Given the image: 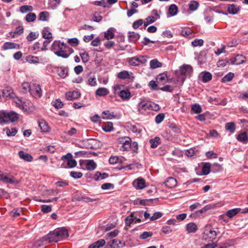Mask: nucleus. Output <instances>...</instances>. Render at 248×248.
Instances as JSON below:
<instances>
[{"label": "nucleus", "mask_w": 248, "mask_h": 248, "mask_svg": "<svg viewBox=\"0 0 248 248\" xmlns=\"http://www.w3.org/2000/svg\"><path fill=\"white\" fill-rule=\"evenodd\" d=\"M116 143L121 151H129L131 149L133 153H138V142L136 141L132 142L131 139L129 137L124 136L118 138Z\"/></svg>", "instance_id": "f257e3e1"}, {"label": "nucleus", "mask_w": 248, "mask_h": 248, "mask_svg": "<svg viewBox=\"0 0 248 248\" xmlns=\"http://www.w3.org/2000/svg\"><path fill=\"white\" fill-rule=\"evenodd\" d=\"M51 49L57 56L64 59L68 58L74 51L72 48L60 41H54L51 45Z\"/></svg>", "instance_id": "f03ea898"}, {"label": "nucleus", "mask_w": 248, "mask_h": 248, "mask_svg": "<svg viewBox=\"0 0 248 248\" xmlns=\"http://www.w3.org/2000/svg\"><path fill=\"white\" fill-rule=\"evenodd\" d=\"M58 238L57 237L55 231L51 232L47 235L42 237L41 240L37 241L35 242L33 248H38L43 245V243L47 244L51 242H58Z\"/></svg>", "instance_id": "7ed1b4c3"}, {"label": "nucleus", "mask_w": 248, "mask_h": 248, "mask_svg": "<svg viewBox=\"0 0 248 248\" xmlns=\"http://www.w3.org/2000/svg\"><path fill=\"white\" fill-rule=\"evenodd\" d=\"M217 233L210 226H206L202 233V238L207 242H213L217 237Z\"/></svg>", "instance_id": "20e7f679"}, {"label": "nucleus", "mask_w": 248, "mask_h": 248, "mask_svg": "<svg viewBox=\"0 0 248 248\" xmlns=\"http://www.w3.org/2000/svg\"><path fill=\"white\" fill-rule=\"evenodd\" d=\"M18 119L17 114L14 112L6 113L2 112L0 114V124L8 122H14Z\"/></svg>", "instance_id": "39448f33"}, {"label": "nucleus", "mask_w": 248, "mask_h": 248, "mask_svg": "<svg viewBox=\"0 0 248 248\" xmlns=\"http://www.w3.org/2000/svg\"><path fill=\"white\" fill-rule=\"evenodd\" d=\"M148 58V57L146 55H139L128 58V62L131 66H139L140 64H145L147 62Z\"/></svg>", "instance_id": "423d86ee"}, {"label": "nucleus", "mask_w": 248, "mask_h": 248, "mask_svg": "<svg viewBox=\"0 0 248 248\" xmlns=\"http://www.w3.org/2000/svg\"><path fill=\"white\" fill-rule=\"evenodd\" d=\"M30 94L35 98H39L42 95L40 86L37 84H32L30 90Z\"/></svg>", "instance_id": "0eeeda50"}, {"label": "nucleus", "mask_w": 248, "mask_h": 248, "mask_svg": "<svg viewBox=\"0 0 248 248\" xmlns=\"http://www.w3.org/2000/svg\"><path fill=\"white\" fill-rule=\"evenodd\" d=\"M152 104L148 101L145 100H141L138 104V109L140 113H143L144 111L150 109V108H152Z\"/></svg>", "instance_id": "6e6552de"}, {"label": "nucleus", "mask_w": 248, "mask_h": 248, "mask_svg": "<svg viewBox=\"0 0 248 248\" xmlns=\"http://www.w3.org/2000/svg\"><path fill=\"white\" fill-rule=\"evenodd\" d=\"M0 180L5 183H10L12 184H17L19 183L14 176H10L8 177L3 174H0Z\"/></svg>", "instance_id": "1a4fd4ad"}, {"label": "nucleus", "mask_w": 248, "mask_h": 248, "mask_svg": "<svg viewBox=\"0 0 248 248\" xmlns=\"http://www.w3.org/2000/svg\"><path fill=\"white\" fill-rule=\"evenodd\" d=\"M81 93L79 91L68 92L65 93L66 98L68 100H74L80 97Z\"/></svg>", "instance_id": "9d476101"}, {"label": "nucleus", "mask_w": 248, "mask_h": 248, "mask_svg": "<svg viewBox=\"0 0 248 248\" xmlns=\"http://www.w3.org/2000/svg\"><path fill=\"white\" fill-rule=\"evenodd\" d=\"M192 71V67L189 65L184 64L180 68L181 75L186 76L190 75Z\"/></svg>", "instance_id": "9b49d317"}, {"label": "nucleus", "mask_w": 248, "mask_h": 248, "mask_svg": "<svg viewBox=\"0 0 248 248\" xmlns=\"http://www.w3.org/2000/svg\"><path fill=\"white\" fill-rule=\"evenodd\" d=\"M133 185L137 189H142L145 187V181L141 178H139L136 179L133 182Z\"/></svg>", "instance_id": "f8f14e48"}, {"label": "nucleus", "mask_w": 248, "mask_h": 248, "mask_svg": "<svg viewBox=\"0 0 248 248\" xmlns=\"http://www.w3.org/2000/svg\"><path fill=\"white\" fill-rule=\"evenodd\" d=\"M55 232L58 239L65 238L69 236L67 230L64 228L58 229L55 230Z\"/></svg>", "instance_id": "ddd939ff"}, {"label": "nucleus", "mask_w": 248, "mask_h": 248, "mask_svg": "<svg viewBox=\"0 0 248 248\" xmlns=\"http://www.w3.org/2000/svg\"><path fill=\"white\" fill-rule=\"evenodd\" d=\"M236 139L240 142L246 144L248 142V136L246 132H243L239 134L237 137Z\"/></svg>", "instance_id": "4468645a"}, {"label": "nucleus", "mask_w": 248, "mask_h": 248, "mask_svg": "<svg viewBox=\"0 0 248 248\" xmlns=\"http://www.w3.org/2000/svg\"><path fill=\"white\" fill-rule=\"evenodd\" d=\"M246 61V58L244 56L238 54L234 58L232 63L236 65H239L243 63Z\"/></svg>", "instance_id": "2eb2a0df"}, {"label": "nucleus", "mask_w": 248, "mask_h": 248, "mask_svg": "<svg viewBox=\"0 0 248 248\" xmlns=\"http://www.w3.org/2000/svg\"><path fill=\"white\" fill-rule=\"evenodd\" d=\"M18 155L21 158L26 161L31 162L33 159V158L31 155L22 151L19 152Z\"/></svg>", "instance_id": "dca6fc26"}, {"label": "nucleus", "mask_w": 248, "mask_h": 248, "mask_svg": "<svg viewBox=\"0 0 248 248\" xmlns=\"http://www.w3.org/2000/svg\"><path fill=\"white\" fill-rule=\"evenodd\" d=\"M156 82L159 84L164 85L168 81V77L166 74H160L156 78Z\"/></svg>", "instance_id": "f3484780"}, {"label": "nucleus", "mask_w": 248, "mask_h": 248, "mask_svg": "<svg viewBox=\"0 0 248 248\" xmlns=\"http://www.w3.org/2000/svg\"><path fill=\"white\" fill-rule=\"evenodd\" d=\"M165 184L166 186L169 188H173L176 186L177 181L173 177H169L165 182Z\"/></svg>", "instance_id": "a211bd4d"}, {"label": "nucleus", "mask_w": 248, "mask_h": 248, "mask_svg": "<svg viewBox=\"0 0 248 248\" xmlns=\"http://www.w3.org/2000/svg\"><path fill=\"white\" fill-rule=\"evenodd\" d=\"M186 229L188 233H194L197 231L198 227L196 223L191 222L186 225Z\"/></svg>", "instance_id": "6ab92c4d"}, {"label": "nucleus", "mask_w": 248, "mask_h": 248, "mask_svg": "<svg viewBox=\"0 0 248 248\" xmlns=\"http://www.w3.org/2000/svg\"><path fill=\"white\" fill-rule=\"evenodd\" d=\"M119 95L123 100H126L130 98L131 93L128 90H121Z\"/></svg>", "instance_id": "aec40b11"}, {"label": "nucleus", "mask_w": 248, "mask_h": 248, "mask_svg": "<svg viewBox=\"0 0 248 248\" xmlns=\"http://www.w3.org/2000/svg\"><path fill=\"white\" fill-rule=\"evenodd\" d=\"M49 17V14L47 11H43L39 14L38 19L42 21H48Z\"/></svg>", "instance_id": "412c9836"}, {"label": "nucleus", "mask_w": 248, "mask_h": 248, "mask_svg": "<svg viewBox=\"0 0 248 248\" xmlns=\"http://www.w3.org/2000/svg\"><path fill=\"white\" fill-rule=\"evenodd\" d=\"M239 10V8L234 4L229 5L227 8L229 13L232 15L236 14Z\"/></svg>", "instance_id": "4be33fe9"}, {"label": "nucleus", "mask_w": 248, "mask_h": 248, "mask_svg": "<svg viewBox=\"0 0 248 248\" xmlns=\"http://www.w3.org/2000/svg\"><path fill=\"white\" fill-rule=\"evenodd\" d=\"M134 215L135 213H131L130 216L125 218V223L126 226H130L132 223L135 222V219L137 218V216H135Z\"/></svg>", "instance_id": "5701e85b"}, {"label": "nucleus", "mask_w": 248, "mask_h": 248, "mask_svg": "<svg viewBox=\"0 0 248 248\" xmlns=\"http://www.w3.org/2000/svg\"><path fill=\"white\" fill-rule=\"evenodd\" d=\"M105 241L104 239H100L95 242L91 244L88 248H100L105 244Z\"/></svg>", "instance_id": "b1692460"}, {"label": "nucleus", "mask_w": 248, "mask_h": 248, "mask_svg": "<svg viewBox=\"0 0 248 248\" xmlns=\"http://www.w3.org/2000/svg\"><path fill=\"white\" fill-rule=\"evenodd\" d=\"M241 210L240 208H237L229 210L226 213V215L229 218H232L236 215Z\"/></svg>", "instance_id": "393cba45"}, {"label": "nucleus", "mask_w": 248, "mask_h": 248, "mask_svg": "<svg viewBox=\"0 0 248 248\" xmlns=\"http://www.w3.org/2000/svg\"><path fill=\"white\" fill-rule=\"evenodd\" d=\"M109 91L108 90L104 87L99 88L96 90L95 94L99 96H104L108 94Z\"/></svg>", "instance_id": "a878e982"}, {"label": "nucleus", "mask_w": 248, "mask_h": 248, "mask_svg": "<svg viewBox=\"0 0 248 248\" xmlns=\"http://www.w3.org/2000/svg\"><path fill=\"white\" fill-rule=\"evenodd\" d=\"M42 37L46 39H52V34L48 28H44L42 32Z\"/></svg>", "instance_id": "bb28decb"}, {"label": "nucleus", "mask_w": 248, "mask_h": 248, "mask_svg": "<svg viewBox=\"0 0 248 248\" xmlns=\"http://www.w3.org/2000/svg\"><path fill=\"white\" fill-rule=\"evenodd\" d=\"M108 175L107 173H101L99 171H97L94 175V179L95 181L101 180L108 177Z\"/></svg>", "instance_id": "cd10ccee"}, {"label": "nucleus", "mask_w": 248, "mask_h": 248, "mask_svg": "<svg viewBox=\"0 0 248 248\" xmlns=\"http://www.w3.org/2000/svg\"><path fill=\"white\" fill-rule=\"evenodd\" d=\"M39 126L42 132H47L49 128L47 123L43 120L39 122Z\"/></svg>", "instance_id": "c85d7f7f"}, {"label": "nucleus", "mask_w": 248, "mask_h": 248, "mask_svg": "<svg viewBox=\"0 0 248 248\" xmlns=\"http://www.w3.org/2000/svg\"><path fill=\"white\" fill-rule=\"evenodd\" d=\"M199 7V3L196 0H191L188 3L189 10L190 11H195Z\"/></svg>", "instance_id": "c756f323"}, {"label": "nucleus", "mask_w": 248, "mask_h": 248, "mask_svg": "<svg viewBox=\"0 0 248 248\" xmlns=\"http://www.w3.org/2000/svg\"><path fill=\"white\" fill-rule=\"evenodd\" d=\"M225 129L231 133L235 132L236 129V125L234 123L230 122L226 123L225 125Z\"/></svg>", "instance_id": "7c9ffc66"}, {"label": "nucleus", "mask_w": 248, "mask_h": 248, "mask_svg": "<svg viewBox=\"0 0 248 248\" xmlns=\"http://www.w3.org/2000/svg\"><path fill=\"white\" fill-rule=\"evenodd\" d=\"M128 37L129 40L130 41L134 42H136V41H137L138 40H139V39L140 38V35H139V34L136 33L134 31H133V32L129 31L128 33Z\"/></svg>", "instance_id": "2f4dec72"}, {"label": "nucleus", "mask_w": 248, "mask_h": 248, "mask_svg": "<svg viewBox=\"0 0 248 248\" xmlns=\"http://www.w3.org/2000/svg\"><path fill=\"white\" fill-rule=\"evenodd\" d=\"M67 167L64 166V164H63L62 165V167H63L64 168H73L77 165V162L75 159L72 158L71 159L67 160Z\"/></svg>", "instance_id": "473e14b6"}, {"label": "nucleus", "mask_w": 248, "mask_h": 248, "mask_svg": "<svg viewBox=\"0 0 248 248\" xmlns=\"http://www.w3.org/2000/svg\"><path fill=\"white\" fill-rule=\"evenodd\" d=\"M150 66L151 68L155 69L157 68L161 67L162 66V64L157 59H154L150 62Z\"/></svg>", "instance_id": "72a5a7b5"}, {"label": "nucleus", "mask_w": 248, "mask_h": 248, "mask_svg": "<svg viewBox=\"0 0 248 248\" xmlns=\"http://www.w3.org/2000/svg\"><path fill=\"white\" fill-rule=\"evenodd\" d=\"M211 165L209 163H205L202 167V172L204 175L208 174L211 171Z\"/></svg>", "instance_id": "f704fd0d"}, {"label": "nucleus", "mask_w": 248, "mask_h": 248, "mask_svg": "<svg viewBox=\"0 0 248 248\" xmlns=\"http://www.w3.org/2000/svg\"><path fill=\"white\" fill-rule=\"evenodd\" d=\"M160 139L158 137H155L154 139H152L150 140V143L151 144V147L152 148H155L160 143Z\"/></svg>", "instance_id": "c9c22d12"}, {"label": "nucleus", "mask_w": 248, "mask_h": 248, "mask_svg": "<svg viewBox=\"0 0 248 248\" xmlns=\"http://www.w3.org/2000/svg\"><path fill=\"white\" fill-rule=\"evenodd\" d=\"M169 13L170 16H174L178 13V8L175 4H171L169 8Z\"/></svg>", "instance_id": "e433bc0d"}, {"label": "nucleus", "mask_w": 248, "mask_h": 248, "mask_svg": "<svg viewBox=\"0 0 248 248\" xmlns=\"http://www.w3.org/2000/svg\"><path fill=\"white\" fill-rule=\"evenodd\" d=\"M103 130L107 132H110L113 130V123L108 122L102 125Z\"/></svg>", "instance_id": "4c0bfd02"}, {"label": "nucleus", "mask_w": 248, "mask_h": 248, "mask_svg": "<svg viewBox=\"0 0 248 248\" xmlns=\"http://www.w3.org/2000/svg\"><path fill=\"white\" fill-rule=\"evenodd\" d=\"M36 19V15L34 13L30 12L28 13L26 17L25 20L27 22H32L34 21Z\"/></svg>", "instance_id": "58836bf2"}, {"label": "nucleus", "mask_w": 248, "mask_h": 248, "mask_svg": "<svg viewBox=\"0 0 248 248\" xmlns=\"http://www.w3.org/2000/svg\"><path fill=\"white\" fill-rule=\"evenodd\" d=\"M4 131H5L7 136L8 137L14 136L17 132L16 128L14 127L11 129L6 127L4 129Z\"/></svg>", "instance_id": "ea45409f"}, {"label": "nucleus", "mask_w": 248, "mask_h": 248, "mask_svg": "<svg viewBox=\"0 0 248 248\" xmlns=\"http://www.w3.org/2000/svg\"><path fill=\"white\" fill-rule=\"evenodd\" d=\"M102 117L103 119H112L115 118L113 113H110L109 111H104L102 112Z\"/></svg>", "instance_id": "a19ab883"}, {"label": "nucleus", "mask_w": 248, "mask_h": 248, "mask_svg": "<svg viewBox=\"0 0 248 248\" xmlns=\"http://www.w3.org/2000/svg\"><path fill=\"white\" fill-rule=\"evenodd\" d=\"M96 167V164L93 160H89L86 164V168L87 170H93Z\"/></svg>", "instance_id": "79ce46f5"}, {"label": "nucleus", "mask_w": 248, "mask_h": 248, "mask_svg": "<svg viewBox=\"0 0 248 248\" xmlns=\"http://www.w3.org/2000/svg\"><path fill=\"white\" fill-rule=\"evenodd\" d=\"M68 70L67 68L62 67L58 70V75L62 78H65L68 75Z\"/></svg>", "instance_id": "37998d69"}, {"label": "nucleus", "mask_w": 248, "mask_h": 248, "mask_svg": "<svg viewBox=\"0 0 248 248\" xmlns=\"http://www.w3.org/2000/svg\"><path fill=\"white\" fill-rule=\"evenodd\" d=\"M212 76L211 74L208 72H205L203 73L202 80L203 82H208L211 80Z\"/></svg>", "instance_id": "c03bdc74"}, {"label": "nucleus", "mask_w": 248, "mask_h": 248, "mask_svg": "<svg viewBox=\"0 0 248 248\" xmlns=\"http://www.w3.org/2000/svg\"><path fill=\"white\" fill-rule=\"evenodd\" d=\"M117 77L119 78L120 79H126L130 78L128 72L125 70H124L119 72L117 75Z\"/></svg>", "instance_id": "a18cd8bd"}, {"label": "nucleus", "mask_w": 248, "mask_h": 248, "mask_svg": "<svg viewBox=\"0 0 248 248\" xmlns=\"http://www.w3.org/2000/svg\"><path fill=\"white\" fill-rule=\"evenodd\" d=\"M33 10V7L30 5H23L20 7V12L22 13H25L28 12H31Z\"/></svg>", "instance_id": "49530a36"}, {"label": "nucleus", "mask_w": 248, "mask_h": 248, "mask_svg": "<svg viewBox=\"0 0 248 248\" xmlns=\"http://www.w3.org/2000/svg\"><path fill=\"white\" fill-rule=\"evenodd\" d=\"M18 45L14 43L6 42L4 43L3 47L4 49H9L16 48Z\"/></svg>", "instance_id": "de8ad7c7"}, {"label": "nucleus", "mask_w": 248, "mask_h": 248, "mask_svg": "<svg viewBox=\"0 0 248 248\" xmlns=\"http://www.w3.org/2000/svg\"><path fill=\"white\" fill-rule=\"evenodd\" d=\"M211 167V171L214 173L219 171L222 169L221 165L217 163H214Z\"/></svg>", "instance_id": "09e8293b"}, {"label": "nucleus", "mask_w": 248, "mask_h": 248, "mask_svg": "<svg viewBox=\"0 0 248 248\" xmlns=\"http://www.w3.org/2000/svg\"><path fill=\"white\" fill-rule=\"evenodd\" d=\"M234 77V74L231 72L228 73L226 75H225L222 78V81L223 82H227L230 81L232 80L233 78Z\"/></svg>", "instance_id": "8fccbe9b"}, {"label": "nucleus", "mask_w": 248, "mask_h": 248, "mask_svg": "<svg viewBox=\"0 0 248 248\" xmlns=\"http://www.w3.org/2000/svg\"><path fill=\"white\" fill-rule=\"evenodd\" d=\"M153 233L152 232H144L140 234L139 237L140 239L144 240L148 237H151Z\"/></svg>", "instance_id": "3c124183"}, {"label": "nucleus", "mask_w": 248, "mask_h": 248, "mask_svg": "<svg viewBox=\"0 0 248 248\" xmlns=\"http://www.w3.org/2000/svg\"><path fill=\"white\" fill-rule=\"evenodd\" d=\"M191 110L195 113H200L202 112V109L200 105L196 104L192 106Z\"/></svg>", "instance_id": "603ef678"}, {"label": "nucleus", "mask_w": 248, "mask_h": 248, "mask_svg": "<svg viewBox=\"0 0 248 248\" xmlns=\"http://www.w3.org/2000/svg\"><path fill=\"white\" fill-rule=\"evenodd\" d=\"M70 176L74 179H79L82 177L83 174L81 172L72 171L70 173Z\"/></svg>", "instance_id": "864d4df0"}, {"label": "nucleus", "mask_w": 248, "mask_h": 248, "mask_svg": "<svg viewBox=\"0 0 248 248\" xmlns=\"http://www.w3.org/2000/svg\"><path fill=\"white\" fill-rule=\"evenodd\" d=\"M104 36L106 39L109 40L114 37V34L110 30H108L105 32Z\"/></svg>", "instance_id": "5fc2aeb1"}, {"label": "nucleus", "mask_w": 248, "mask_h": 248, "mask_svg": "<svg viewBox=\"0 0 248 248\" xmlns=\"http://www.w3.org/2000/svg\"><path fill=\"white\" fill-rule=\"evenodd\" d=\"M41 210L44 213H48L51 211L52 207L50 205H42L41 206Z\"/></svg>", "instance_id": "6e6d98bb"}, {"label": "nucleus", "mask_w": 248, "mask_h": 248, "mask_svg": "<svg viewBox=\"0 0 248 248\" xmlns=\"http://www.w3.org/2000/svg\"><path fill=\"white\" fill-rule=\"evenodd\" d=\"M67 42L73 46H77L79 44V41L77 38L69 39Z\"/></svg>", "instance_id": "4d7b16f0"}, {"label": "nucleus", "mask_w": 248, "mask_h": 248, "mask_svg": "<svg viewBox=\"0 0 248 248\" xmlns=\"http://www.w3.org/2000/svg\"><path fill=\"white\" fill-rule=\"evenodd\" d=\"M155 21V17L153 16H148L145 19V21L144 22V25L145 27H147L149 24L154 23Z\"/></svg>", "instance_id": "13d9d810"}, {"label": "nucleus", "mask_w": 248, "mask_h": 248, "mask_svg": "<svg viewBox=\"0 0 248 248\" xmlns=\"http://www.w3.org/2000/svg\"><path fill=\"white\" fill-rule=\"evenodd\" d=\"M158 84H158L157 82L156 83L155 81L154 80H151L149 83V86L150 88L152 90H159L160 87H158Z\"/></svg>", "instance_id": "bf43d9fd"}, {"label": "nucleus", "mask_w": 248, "mask_h": 248, "mask_svg": "<svg viewBox=\"0 0 248 248\" xmlns=\"http://www.w3.org/2000/svg\"><path fill=\"white\" fill-rule=\"evenodd\" d=\"M107 2L106 0H101L100 1H94L93 4L95 5L96 6H103L104 8L107 7Z\"/></svg>", "instance_id": "052dcab7"}, {"label": "nucleus", "mask_w": 248, "mask_h": 248, "mask_svg": "<svg viewBox=\"0 0 248 248\" xmlns=\"http://www.w3.org/2000/svg\"><path fill=\"white\" fill-rule=\"evenodd\" d=\"M82 61L83 62L85 63L89 60V55L87 52H83L80 54Z\"/></svg>", "instance_id": "680f3d73"}, {"label": "nucleus", "mask_w": 248, "mask_h": 248, "mask_svg": "<svg viewBox=\"0 0 248 248\" xmlns=\"http://www.w3.org/2000/svg\"><path fill=\"white\" fill-rule=\"evenodd\" d=\"M165 117L164 113H159L157 115L155 118V122L156 124H158L162 122Z\"/></svg>", "instance_id": "e2e57ef3"}, {"label": "nucleus", "mask_w": 248, "mask_h": 248, "mask_svg": "<svg viewBox=\"0 0 248 248\" xmlns=\"http://www.w3.org/2000/svg\"><path fill=\"white\" fill-rule=\"evenodd\" d=\"M203 44V40L196 39L192 42V45L194 46H202Z\"/></svg>", "instance_id": "0e129e2a"}, {"label": "nucleus", "mask_w": 248, "mask_h": 248, "mask_svg": "<svg viewBox=\"0 0 248 248\" xmlns=\"http://www.w3.org/2000/svg\"><path fill=\"white\" fill-rule=\"evenodd\" d=\"M93 20L96 22H99L102 20V16L97 12H95L93 17Z\"/></svg>", "instance_id": "69168bd1"}, {"label": "nucleus", "mask_w": 248, "mask_h": 248, "mask_svg": "<svg viewBox=\"0 0 248 248\" xmlns=\"http://www.w3.org/2000/svg\"><path fill=\"white\" fill-rule=\"evenodd\" d=\"M87 84L91 86H95L97 85L96 78L94 77L90 78L88 80Z\"/></svg>", "instance_id": "338daca9"}, {"label": "nucleus", "mask_w": 248, "mask_h": 248, "mask_svg": "<svg viewBox=\"0 0 248 248\" xmlns=\"http://www.w3.org/2000/svg\"><path fill=\"white\" fill-rule=\"evenodd\" d=\"M169 127L175 133H179L181 132L180 128L175 124H170Z\"/></svg>", "instance_id": "774afa93"}]
</instances>
